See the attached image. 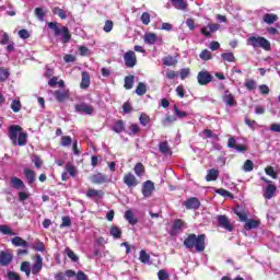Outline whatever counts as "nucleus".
<instances>
[{
    "label": "nucleus",
    "mask_w": 280,
    "mask_h": 280,
    "mask_svg": "<svg viewBox=\"0 0 280 280\" xmlns=\"http://www.w3.org/2000/svg\"><path fill=\"white\" fill-rule=\"evenodd\" d=\"M206 241H207L206 234L196 235L194 233H190L184 240V246L188 250H194L195 248L196 253H205V248H207Z\"/></svg>",
    "instance_id": "nucleus-1"
},
{
    "label": "nucleus",
    "mask_w": 280,
    "mask_h": 280,
    "mask_svg": "<svg viewBox=\"0 0 280 280\" xmlns=\"http://www.w3.org/2000/svg\"><path fill=\"white\" fill-rule=\"evenodd\" d=\"M12 145H19L23 148V145H27V132L23 130L21 125H11L8 127L7 132Z\"/></svg>",
    "instance_id": "nucleus-2"
},
{
    "label": "nucleus",
    "mask_w": 280,
    "mask_h": 280,
    "mask_svg": "<svg viewBox=\"0 0 280 280\" xmlns=\"http://www.w3.org/2000/svg\"><path fill=\"white\" fill-rule=\"evenodd\" d=\"M49 30L54 32V36H61V43L67 45L71 40V31L65 25H60L58 22H49Z\"/></svg>",
    "instance_id": "nucleus-3"
},
{
    "label": "nucleus",
    "mask_w": 280,
    "mask_h": 280,
    "mask_svg": "<svg viewBox=\"0 0 280 280\" xmlns=\"http://www.w3.org/2000/svg\"><path fill=\"white\" fill-rule=\"evenodd\" d=\"M248 44L254 48V49H264L265 51H270L272 49V46L270 44V40L266 39L264 36H250L248 38Z\"/></svg>",
    "instance_id": "nucleus-4"
},
{
    "label": "nucleus",
    "mask_w": 280,
    "mask_h": 280,
    "mask_svg": "<svg viewBox=\"0 0 280 280\" xmlns=\"http://www.w3.org/2000/svg\"><path fill=\"white\" fill-rule=\"evenodd\" d=\"M197 82L200 86H207V84H211V82H213V74L207 70H201L197 74Z\"/></svg>",
    "instance_id": "nucleus-5"
},
{
    "label": "nucleus",
    "mask_w": 280,
    "mask_h": 280,
    "mask_svg": "<svg viewBox=\"0 0 280 280\" xmlns=\"http://www.w3.org/2000/svg\"><path fill=\"white\" fill-rule=\"evenodd\" d=\"M124 60H125V66L128 69H132L133 67L137 66V55L132 50H128L124 55Z\"/></svg>",
    "instance_id": "nucleus-6"
},
{
    "label": "nucleus",
    "mask_w": 280,
    "mask_h": 280,
    "mask_svg": "<svg viewBox=\"0 0 280 280\" xmlns=\"http://www.w3.org/2000/svg\"><path fill=\"white\" fill-rule=\"evenodd\" d=\"M217 220H218V224H219V226H221V229H225V231H229L230 233H232V231H234L235 228L231 224L229 217H226L224 214H220L217 217Z\"/></svg>",
    "instance_id": "nucleus-7"
},
{
    "label": "nucleus",
    "mask_w": 280,
    "mask_h": 280,
    "mask_svg": "<svg viewBox=\"0 0 280 280\" xmlns=\"http://www.w3.org/2000/svg\"><path fill=\"white\" fill-rule=\"evenodd\" d=\"M122 183L127 185L129 189H132V187H137L139 185V179L132 174L131 172H128L122 177Z\"/></svg>",
    "instance_id": "nucleus-8"
},
{
    "label": "nucleus",
    "mask_w": 280,
    "mask_h": 280,
    "mask_svg": "<svg viewBox=\"0 0 280 280\" xmlns=\"http://www.w3.org/2000/svg\"><path fill=\"white\" fill-rule=\"evenodd\" d=\"M75 113H84V115H93L95 108L86 103H80L74 106Z\"/></svg>",
    "instance_id": "nucleus-9"
},
{
    "label": "nucleus",
    "mask_w": 280,
    "mask_h": 280,
    "mask_svg": "<svg viewBox=\"0 0 280 280\" xmlns=\"http://www.w3.org/2000/svg\"><path fill=\"white\" fill-rule=\"evenodd\" d=\"M228 148H231L232 150H236L237 152H246L248 150L246 145L237 144V140H235V137L229 138Z\"/></svg>",
    "instance_id": "nucleus-10"
},
{
    "label": "nucleus",
    "mask_w": 280,
    "mask_h": 280,
    "mask_svg": "<svg viewBox=\"0 0 280 280\" xmlns=\"http://www.w3.org/2000/svg\"><path fill=\"white\" fill-rule=\"evenodd\" d=\"M154 183L152 180H147L142 184V196L144 198H150L152 196V192L154 191Z\"/></svg>",
    "instance_id": "nucleus-11"
},
{
    "label": "nucleus",
    "mask_w": 280,
    "mask_h": 280,
    "mask_svg": "<svg viewBox=\"0 0 280 280\" xmlns=\"http://www.w3.org/2000/svg\"><path fill=\"white\" fill-rule=\"evenodd\" d=\"M40 270H43V257L39 254H37L35 256V262L31 268V272L32 275H38Z\"/></svg>",
    "instance_id": "nucleus-12"
},
{
    "label": "nucleus",
    "mask_w": 280,
    "mask_h": 280,
    "mask_svg": "<svg viewBox=\"0 0 280 280\" xmlns=\"http://www.w3.org/2000/svg\"><path fill=\"white\" fill-rule=\"evenodd\" d=\"M186 209L188 210H196V209H200V200L196 197H191L189 199H187L185 202H184Z\"/></svg>",
    "instance_id": "nucleus-13"
},
{
    "label": "nucleus",
    "mask_w": 280,
    "mask_h": 280,
    "mask_svg": "<svg viewBox=\"0 0 280 280\" xmlns=\"http://www.w3.org/2000/svg\"><path fill=\"white\" fill-rule=\"evenodd\" d=\"M91 180L93 185H104V183H108V177L102 173H97L91 176Z\"/></svg>",
    "instance_id": "nucleus-14"
},
{
    "label": "nucleus",
    "mask_w": 280,
    "mask_h": 280,
    "mask_svg": "<svg viewBox=\"0 0 280 280\" xmlns=\"http://www.w3.org/2000/svg\"><path fill=\"white\" fill-rule=\"evenodd\" d=\"M14 257L8 252H0V266H10Z\"/></svg>",
    "instance_id": "nucleus-15"
},
{
    "label": "nucleus",
    "mask_w": 280,
    "mask_h": 280,
    "mask_svg": "<svg viewBox=\"0 0 280 280\" xmlns=\"http://www.w3.org/2000/svg\"><path fill=\"white\" fill-rule=\"evenodd\" d=\"M184 225L185 222H183V220L176 219L171 228L170 235H178V231H180V229H183Z\"/></svg>",
    "instance_id": "nucleus-16"
},
{
    "label": "nucleus",
    "mask_w": 280,
    "mask_h": 280,
    "mask_svg": "<svg viewBox=\"0 0 280 280\" xmlns=\"http://www.w3.org/2000/svg\"><path fill=\"white\" fill-rule=\"evenodd\" d=\"M52 95L56 98V101L59 103H62V102H66V100H69V92L67 91L56 90L55 92H52Z\"/></svg>",
    "instance_id": "nucleus-17"
},
{
    "label": "nucleus",
    "mask_w": 280,
    "mask_h": 280,
    "mask_svg": "<svg viewBox=\"0 0 280 280\" xmlns=\"http://www.w3.org/2000/svg\"><path fill=\"white\" fill-rule=\"evenodd\" d=\"M275 194H277V186L268 184L264 192V198H266V200H270L275 197Z\"/></svg>",
    "instance_id": "nucleus-18"
},
{
    "label": "nucleus",
    "mask_w": 280,
    "mask_h": 280,
    "mask_svg": "<svg viewBox=\"0 0 280 280\" xmlns=\"http://www.w3.org/2000/svg\"><path fill=\"white\" fill-rule=\"evenodd\" d=\"M223 102L228 106H235V96L231 93V91L225 90L223 94Z\"/></svg>",
    "instance_id": "nucleus-19"
},
{
    "label": "nucleus",
    "mask_w": 280,
    "mask_h": 280,
    "mask_svg": "<svg viewBox=\"0 0 280 280\" xmlns=\"http://www.w3.org/2000/svg\"><path fill=\"white\" fill-rule=\"evenodd\" d=\"M259 224H261V221L248 219L247 221H245L244 229L245 231H252V229H259Z\"/></svg>",
    "instance_id": "nucleus-20"
},
{
    "label": "nucleus",
    "mask_w": 280,
    "mask_h": 280,
    "mask_svg": "<svg viewBox=\"0 0 280 280\" xmlns=\"http://www.w3.org/2000/svg\"><path fill=\"white\" fill-rule=\"evenodd\" d=\"M104 197V190H97L95 188H90L86 191V198H97L98 200Z\"/></svg>",
    "instance_id": "nucleus-21"
},
{
    "label": "nucleus",
    "mask_w": 280,
    "mask_h": 280,
    "mask_svg": "<svg viewBox=\"0 0 280 280\" xmlns=\"http://www.w3.org/2000/svg\"><path fill=\"white\" fill-rule=\"evenodd\" d=\"M11 186L19 191L25 189V183L19 177H11Z\"/></svg>",
    "instance_id": "nucleus-22"
},
{
    "label": "nucleus",
    "mask_w": 280,
    "mask_h": 280,
    "mask_svg": "<svg viewBox=\"0 0 280 280\" xmlns=\"http://www.w3.org/2000/svg\"><path fill=\"white\" fill-rule=\"evenodd\" d=\"M82 80H81V89H89V86H91V74H89V72L83 71L81 73Z\"/></svg>",
    "instance_id": "nucleus-23"
},
{
    "label": "nucleus",
    "mask_w": 280,
    "mask_h": 280,
    "mask_svg": "<svg viewBox=\"0 0 280 280\" xmlns=\"http://www.w3.org/2000/svg\"><path fill=\"white\" fill-rule=\"evenodd\" d=\"M220 176V171L215 168H211L208 171V174L206 175L207 183H213V180H218V177Z\"/></svg>",
    "instance_id": "nucleus-24"
},
{
    "label": "nucleus",
    "mask_w": 280,
    "mask_h": 280,
    "mask_svg": "<svg viewBox=\"0 0 280 280\" xmlns=\"http://www.w3.org/2000/svg\"><path fill=\"white\" fill-rule=\"evenodd\" d=\"M264 23H267V25H272V23H277L279 21V16L275 13H266L262 16Z\"/></svg>",
    "instance_id": "nucleus-25"
},
{
    "label": "nucleus",
    "mask_w": 280,
    "mask_h": 280,
    "mask_svg": "<svg viewBox=\"0 0 280 280\" xmlns=\"http://www.w3.org/2000/svg\"><path fill=\"white\" fill-rule=\"evenodd\" d=\"M125 220H127V222H129L131 226H135V224L139 222V219L135 217V213L132 212V210H127L125 212Z\"/></svg>",
    "instance_id": "nucleus-26"
},
{
    "label": "nucleus",
    "mask_w": 280,
    "mask_h": 280,
    "mask_svg": "<svg viewBox=\"0 0 280 280\" xmlns=\"http://www.w3.org/2000/svg\"><path fill=\"white\" fill-rule=\"evenodd\" d=\"M11 242L13 246H22L23 248H27V246H30V243L20 236L13 237Z\"/></svg>",
    "instance_id": "nucleus-27"
},
{
    "label": "nucleus",
    "mask_w": 280,
    "mask_h": 280,
    "mask_svg": "<svg viewBox=\"0 0 280 280\" xmlns=\"http://www.w3.org/2000/svg\"><path fill=\"white\" fill-rule=\"evenodd\" d=\"M162 63L165 67H176V65H178V60H176V58L168 55L162 59Z\"/></svg>",
    "instance_id": "nucleus-28"
},
{
    "label": "nucleus",
    "mask_w": 280,
    "mask_h": 280,
    "mask_svg": "<svg viewBox=\"0 0 280 280\" xmlns=\"http://www.w3.org/2000/svg\"><path fill=\"white\" fill-rule=\"evenodd\" d=\"M121 229H119L117 225H112L109 229V234L112 237H114V240H121Z\"/></svg>",
    "instance_id": "nucleus-29"
},
{
    "label": "nucleus",
    "mask_w": 280,
    "mask_h": 280,
    "mask_svg": "<svg viewBox=\"0 0 280 280\" xmlns=\"http://www.w3.org/2000/svg\"><path fill=\"white\" fill-rule=\"evenodd\" d=\"M25 177L27 178L28 185H32L36 182V173L30 168L24 170Z\"/></svg>",
    "instance_id": "nucleus-30"
},
{
    "label": "nucleus",
    "mask_w": 280,
    "mask_h": 280,
    "mask_svg": "<svg viewBox=\"0 0 280 280\" xmlns=\"http://www.w3.org/2000/svg\"><path fill=\"white\" fill-rule=\"evenodd\" d=\"M171 3L176 10H187V1L185 0H171Z\"/></svg>",
    "instance_id": "nucleus-31"
},
{
    "label": "nucleus",
    "mask_w": 280,
    "mask_h": 280,
    "mask_svg": "<svg viewBox=\"0 0 280 280\" xmlns=\"http://www.w3.org/2000/svg\"><path fill=\"white\" fill-rule=\"evenodd\" d=\"M65 168L72 178H75V176H78V168H75V166L71 164V162H67Z\"/></svg>",
    "instance_id": "nucleus-32"
},
{
    "label": "nucleus",
    "mask_w": 280,
    "mask_h": 280,
    "mask_svg": "<svg viewBox=\"0 0 280 280\" xmlns=\"http://www.w3.org/2000/svg\"><path fill=\"white\" fill-rule=\"evenodd\" d=\"M234 213L235 215H237L241 222H246L248 220V214H246V212L242 208H240V206L234 209Z\"/></svg>",
    "instance_id": "nucleus-33"
},
{
    "label": "nucleus",
    "mask_w": 280,
    "mask_h": 280,
    "mask_svg": "<svg viewBox=\"0 0 280 280\" xmlns=\"http://www.w3.org/2000/svg\"><path fill=\"white\" fill-rule=\"evenodd\" d=\"M133 172H135L136 176L141 178V176H143V174H145V166L143 165V163L139 162L135 165Z\"/></svg>",
    "instance_id": "nucleus-34"
},
{
    "label": "nucleus",
    "mask_w": 280,
    "mask_h": 280,
    "mask_svg": "<svg viewBox=\"0 0 280 280\" xmlns=\"http://www.w3.org/2000/svg\"><path fill=\"white\" fill-rule=\"evenodd\" d=\"M114 132H117V135H121L124 130H126V125L124 124V120H117L113 127Z\"/></svg>",
    "instance_id": "nucleus-35"
},
{
    "label": "nucleus",
    "mask_w": 280,
    "mask_h": 280,
    "mask_svg": "<svg viewBox=\"0 0 280 280\" xmlns=\"http://www.w3.org/2000/svg\"><path fill=\"white\" fill-rule=\"evenodd\" d=\"M136 93L142 97V95H145V93H148V85H145V83L143 82H139L137 88H136Z\"/></svg>",
    "instance_id": "nucleus-36"
},
{
    "label": "nucleus",
    "mask_w": 280,
    "mask_h": 280,
    "mask_svg": "<svg viewBox=\"0 0 280 280\" xmlns=\"http://www.w3.org/2000/svg\"><path fill=\"white\" fill-rule=\"evenodd\" d=\"M133 85H135V75L130 74V75L125 77L124 88L127 91H130V89H132Z\"/></svg>",
    "instance_id": "nucleus-37"
},
{
    "label": "nucleus",
    "mask_w": 280,
    "mask_h": 280,
    "mask_svg": "<svg viewBox=\"0 0 280 280\" xmlns=\"http://www.w3.org/2000/svg\"><path fill=\"white\" fill-rule=\"evenodd\" d=\"M21 272H25L26 277L30 278L32 275V268L30 267V261H23L20 266Z\"/></svg>",
    "instance_id": "nucleus-38"
},
{
    "label": "nucleus",
    "mask_w": 280,
    "mask_h": 280,
    "mask_svg": "<svg viewBox=\"0 0 280 280\" xmlns=\"http://www.w3.org/2000/svg\"><path fill=\"white\" fill-rule=\"evenodd\" d=\"M159 148L162 154H172V149H170V144L167 143V141L161 142L159 144Z\"/></svg>",
    "instance_id": "nucleus-39"
},
{
    "label": "nucleus",
    "mask_w": 280,
    "mask_h": 280,
    "mask_svg": "<svg viewBox=\"0 0 280 280\" xmlns=\"http://www.w3.org/2000/svg\"><path fill=\"white\" fill-rule=\"evenodd\" d=\"M144 43H147V45H154L156 43V34L147 33L144 35Z\"/></svg>",
    "instance_id": "nucleus-40"
},
{
    "label": "nucleus",
    "mask_w": 280,
    "mask_h": 280,
    "mask_svg": "<svg viewBox=\"0 0 280 280\" xmlns=\"http://www.w3.org/2000/svg\"><path fill=\"white\" fill-rule=\"evenodd\" d=\"M33 249L37 250L38 253H45L47 250V247H45V243L42 241H37L33 244Z\"/></svg>",
    "instance_id": "nucleus-41"
},
{
    "label": "nucleus",
    "mask_w": 280,
    "mask_h": 280,
    "mask_svg": "<svg viewBox=\"0 0 280 280\" xmlns=\"http://www.w3.org/2000/svg\"><path fill=\"white\" fill-rule=\"evenodd\" d=\"M244 86L247 89V91H255V89H257V82H255L253 79H247Z\"/></svg>",
    "instance_id": "nucleus-42"
},
{
    "label": "nucleus",
    "mask_w": 280,
    "mask_h": 280,
    "mask_svg": "<svg viewBox=\"0 0 280 280\" xmlns=\"http://www.w3.org/2000/svg\"><path fill=\"white\" fill-rule=\"evenodd\" d=\"M10 78V70L7 68H0V82H5Z\"/></svg>",
    "instance_id": "nucleus-43"
},
{
    "label": "nucleus",
    "mask_w": 280,
    "mask_h": 280,
    "mask_svg": "<svg viewBox=\"0 0 280 280\" xmlns=\"http://www.w3.org/2000/svg\"><path fill=\"white\" fill-rule=\"evenodd\" d=\"M52 13L59 16V19H62V20L67 19V12L60 9V7H55L52 9Z\"/></svg>",
    "instance_id": "nucleus-44"
},
{
    "label": "nucleus",
    "mask_w": 280,
    "mask_h": 280,
    "mask_svg": "<svg viewBox=\"0 0 280 280\" xmlns=\"http://www.w3.org/2000/svg\"><path fill=\"white\" fill-rule=\"evenodd\" d=\"M139 259L141 264H150V254L145 253L144 249H141Z\"/></svg>",
    "instance_id": "nucleus-45"
},
{
    "label": "nucleus",
    "mask_w": 280,
    "mask_h": 280,
    "mask_svg": "<svg viewBox=\"0 0 280 280\" xmlns=\"http://www.w3.org/2000/svg\"><path fill=\"white\" fill-rule=\"evenodd\" d=\"M65 253L69 257V259H71V261L75 262V261H78V259H80L78 257V255H75V253L73 250H71V248H69V247H66Z\"/></svg>",
    "instance_id": "nucleus-46"
},
{
    "label": "nucleus",
    "mask_w": 280,
    "mask_h": 280,
    "mask_svg": "<svg viewBox=\"0 0 280 280\" xmlns=\"http://www.w3.org/2000/svg\"><path fill=\"white\" fill-rule=\"evenodd\" d=\"M73 143V139L70 138V136H62L60 140V145L63 148H67Z\"/></svg>",
    "instance_id": "nucleus-47"
},
{
    "label": "nucleus",
    "mask_w": 280,
    "mask_h": 280,
    "mask_svg": "<svg viewBox=\"0 0 280 280\" xmlns=\"http://www.w3.org/2000/svg\"><path fill=\"white\" fill-rule=\"evenodd\" d=\"M199 58L201 60H211L213 57L211 55V51H209L208 49H203L201 50V52L199 54Z\"/></svg>",
    "instance_id": "nucleus-48"
},
{
    "label": "nucleus",
    "mask_w": 280,
    "mask_h": 280,
    "mask_svg": "<svg viewBox=\"0 0 280 280\" xmlns=\"http://www.w3.org/2000/svg\"><path fill=\"white\" fill-rule=\"evenodd\" d=\"M221 58L226 62H235V55L233 52H223Z\"/></svg>",
    "instance_id": "nucleus-49"
},
{
    "label": "nucleus",
    "mask_w": 280,
    "mask_h": 280,
    "mask_svg": "<svg viewBox=\"0 0 280 280\" xmlns=\"http://www.w3.org/2000/svg\"><path fill=\"white\" fill-rule=\"evenodd\" d=\"M21 108H22L21 101L13 100L11 103V110H13V113H19Z\"/></svg>",
    "instance_id": "nucleus-50"
},
{
    "label": "nucleus",
    "mask_w": 280,
    "mask_h": 280,
    "mask_svg": "<svg viewBox=\"0 0 280 280\" xmlns=\"http://www.w3.org/2000/svg\"><path fill=\"white\" fill-rule=\"evenodd\" d=\"M254 168H255V164L253 163L252 160H246L244 162V165H243L244 172H253Z\"/></svg>",
    "instance_id": "nucleus-51"
},
{
    "label": "nucleus",
    "mask_w": 280,
    "mask_h": 280,
    "mask_svg": "<svg viewBox=\"0 0 280 280\" xmlns=\"http://www.w3.org/2000/svg\"><path fill=\"white\" fill-rule=\"evenodd\" d=\"M139 121L141 124V126H148V124H150L151 119L150 117L148 116V114L145 113H142L139 117Z\"/></svg>",
    "instance_id": "nucleus-52"
},
{
    "label": "nucleus",
    "mask_w": 280,
    "mask_h": 280,
    "mask_svg": "<svg viewBox=\"0 0 280 280\" xmlns=\"http://www.w3.org/2000/svg\"><path fill=\"white\" fill-rule=\"evenodd\" d=\"M32 163H34L37 170H40V167H43V160H40L39 155H33Z\"/></svg>",
    "instance_id": "nucleus-53"
},
{
    "label": "nucleus",
    "mask_w": 280,
    "mask_h": 280,
    "mask_svg": "<svg viewBox=\"0 0 280 280\" xmlns=\"http://www.w3.org/2000/svg\"><path fill=\"white\" fill-rule=\"evenodd\" d=\"M176 117L175 116H166L163 120H162V126L167 127L170 126V124H174L176 121Z\"/></svg>",
    "instance_id": "nucleus-54"
},
{
    "label": "nucleus",
    "mask_w": 280,
    "mask_h": 280,
    "mask_svg": "<svg viewBox=\"0 0 280 280\" xmlns=\"http://www.w3.org/2000/svg\"><path fill=\"white\" fill-rule=\"evenodd\" d=\"M265 173L267 174V176H270V177L273 178V179H277V178H278L277 172H275V167H272V166H267V167L265 168Z\"/></svg>",
    "instance_id": "nucleus-55"
},
{
    "label": "nucleus",
    "mask_w": 280,
    "mask_h": 280,
    "mask_svg": "<svg viewBox=\"0 0 280 280\" xmlns=\"http://www.w3.org/2000/svg\"><path fill=\"white\" fill-rule=\"evenodd\" d=\"M173 109L175 110V115L179 118V119H183L185 117L188 116L187 112H182L178 109V106L174 105L173 106Z\"/></svg>",
    "instance_id": "nucleus-56"
},
{
    "label": "nucleus",
    "mask_w": 280,
    "mask_h": 280,
    "mask_svg": "<svg viewBox=\"0 0 280 280\" xmlns=\"http://www.w3.org/2000/svg\"><path fill=\"white\" fill-rule=\"evenodd\" d=\"M130 135H139L141 132V128L137 124H131L129 126Z\"/></svg>",
    "instance_id": "nucleus-57"
},
{
    "label": "nucleus",
    "mask_w": 280,
    "mask_h": 280,
    "mask_svg": "<svg viewBox=\"0 0 280 280\" xmlns=\"http://www.w3.org/2000/svg\"><path fill=\"white\" fill-rule=\"evenodd\" d=\"M113 27H114L113 21L107 20V21L105 22V25H104L103 30H104V32H105L106 34H108L109 32H113Z\"/></svg>",
    "instance_id": "nucleus-58"
},
{
    "label": "nucleus",
    "mask_w": 280,
    "mask_h": 280,
    "mask_svg": "<svg viewBox=\"0 0 280 280\" xmlns=\"http://www.w3.org/2000/svg\"><path fill=\"white\" fill-rule=\"evenodd\" d=\"M0 233H2V235H14L8 225H0Z\"/></svg>",
    "instance_id": "nucleus-59"
},
{
    "label": "nucleus",
    "mask_w": 280,
    "mask_h": 280,
    "mask_svg": "<svg viewBox=\"0 0 280 280\" xmlns=\"http://www.w3.org/2000/svg\"><path fill=\"white\" fill-rule=\"evenodd\" d=\"M158 278L160 280H168L170 279V273H167V271L165 269H161L159 272H158Z\"/></svg>",
    "instance_id": "nucleus-60"
},
{
    "label": "nucleus",
    "mask_w": 280,
    "mask_h": 280,
    "mask_svg": "<svg viewBox=\"0 0 280 280\" xmlns=\"http://www.w3.org/2000/svg\"><path fill=\"white\" fill-rule=\"evenodd\" d=\"M35 15L37 16L38 21H44L45 20V11H43V8H36Z\"/></svg>",
    "instance_id": "nucleus-61"
},
{
    "label": "nucleus",
    "mask_w": 280,
    "mask_h": 280,
    "mask_svg": "<svg viewBox=\"0 0 280 280\" xmlns=\"http://www.w3.org/2000/svg\"><path fill=\"white\" fill-rule=\"evenodd\" d=\"M140 21H142L143 25H150V13L143 12L140 18Z\"/></svg>",
    "instance_id": "nucleus-62"
},
{
    "label": "nucleus",
    "mask_w": 280,
    "mask_h": 280,
    "mask_svg": "<svg viewBox=\"0 0 280 280\" xmlns=\"http://www.w3.org/2000/svg\"><path fill=\"white\" fill-rule=\"evenodd\" d=\"M7 277L9 280H21V275L14 271H8Z\"/></svg>",
    "instance_id": "nucleus-63"
},
{
    "label": "nucleus",
    "mask_w": 280,
    "mask_h": 280,
    "mask_svg": "<svg viewBox=\"0 0 280 280\" xmlns=\"http://www.w3.org/2000/svg\"><path fill=\"white\" fill-rule=\"evenodd\" d=\"M190 70L189 68H184L179 71V75L182 80H185L186 78L189 77Z\"/></svg>",
    "instance_id": "nucleus-64"
}]
</instances>
